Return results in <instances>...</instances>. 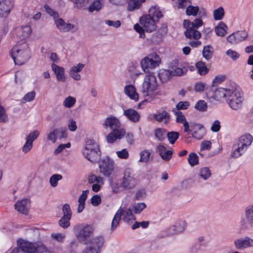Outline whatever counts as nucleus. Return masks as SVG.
<instances>
[{"instance_id":"nucleus-1","label":"nucleus","mask_w":253,"mask_h":253,"mask_svg":"<svg viewBox=\"0 0 253 253\" xmlns=\"http://www.w3.org/2000/svg\"><path fill=\"white\" fill-rule=\"evenodd\" d=\"M10 54L15 63L21 65L26 63L30 58L31 52L28 44L22 42L13 47Z\"/></svg>"},{"instance_id":"nucleus-2","label":"nucleus","mask_w":253,"mask_h":253,"mask_svg":"<svg viewBox=\"0 0 253 253\" xmlns=\"http://www.w3.org/2000/svg\"><path fill=\"white\" fill-rule=\"evenodd\" d=\"M100 154L98 144L93 139L88 140L83 151L84 156L92 163H95L100 159Z\"/></svg>"},{"instance_id":"nucleus-3","label":"nucleus","mask_w":253,"mask_h":253,"mask_svg":"<svg viewBox=\"0 0 253 253\" xmlns=\"http://www.w3.org/2000/svg\"><path fill=\"white\" fill-rule=\"evenodd\" d=\"M74 230L79 241L85 245L89 242L94 228L90 225L79 224L74 226Z\"/></svg>"},{"instance_id":"nucleus-4","label":"nucleus","mask_w":253,"mask_h":253,"mask_svg":"<svg viewBox=\"0 0 253 253\" xmlns=\"http://www.w3.org/2000/svg\"><path fill=\"white\" fill-rule=\"evenodd\" d=\"M161 58L155 52L145 56L140 61V66L143 71L151 74V71L159 66Z\"/></svg>"},{"instance_id":"nucleus-5","label":"nucleus","mask_w":253,"mask_h":253,"mask_svg":"<svg viewBox=\"0 0 253 253\" xmlns=\"http://www.w3.org/2000/svg\"><path fill=\"white\" fill-rule=\"evenodd\" d=\"M226 102L233 110H237L240 109L243 102L240 91L237 88L232 87L228 93Z\"/></svg>"},{"instance_id":"nucleus-6","label":"nucleus","mask_w":253,"mask_h":253,"mask_svg":"<svg viewBox=\"0 0 253 253\" xmlns=\"http://www.w3.org/2000/svg\"><path fill=\"white\" fill-rule=\"evenodd\" d=\"M158 84L154 75L149 74L145 76L142 85V93L145 96L153 93L157 89Z\"/></svg>"},{"instance_id":"nucleus-7","label":"nucleus","mask_w":253,"mask_h":253,"mask_svg":"<svg viewBox=\"0 0 253 253\" xmlns=\"http://www.w3.org/2000/svg\"><path fill=\"white\" fill-rule=\"evenodd\" d=\"M12 34L17 43L26 42V40L32 34V29L30 25L21 26L15 28Z\"/></svg>"},{"instance_id":"nucleus-8","label":"nucleus","mask_w":253,"mask_h":253,"mask_svg":"<svg viewBox=\"0 0 253 253\" xmlns=\"http://www.w3.org/2000/svg\"><path fill=\"white\" fill-rule=\"evenodd\" d=\"M136 185V179L130 169L125 170L120 186L125 190L133 188Z\"/></svg>"},{"instance_id":"nucleus-9","label":"nucleus","mask_w":253,"mask_h":253,"mask_svg":"<svg viewBox=\"0 0 253 253\" xmlns=\"http://www.w3.org/2000/svg\"><path fill=\"white\" fill-rule=\"evenodd\" d=\"M100 171L106 177H109L114 169V162L108 157L101 160L99 163Z\"/></svg>"},{"instance_id":"nucleus-10","label":"nucleus","mask_w":253,"mask_h":253,"mask_svg":"<svg viewBox=\"0 0 253 253\" xmlns=\"http://www.w3.org/2000/svg\"><path fill=\"white\" fill-rule=\"evenodd\" d=\"M91 246L86 248L83 253H99L101 248L104 243V238L102 236H98L91 240Z\"/></svg>"},{"instance_id":"nucleus-11","label":"nucleus","mask_w":253,"mask_h":253,"mask_svg":"<svg viewBox=\"0 0 253 253\" xmlns=\"http://www.w3.org/2000/svg\"><path fill=\"white\" fill-rule=\"evenodd\" d=\"M139 23L147 32L155 31L157 28L156 24L158 22L147 14L140 17Z\"/></svg>"},{"instance_id":"nucleus-12","label":"nucleus","mask_w":253,"mask_h":253,"mask_svg":"<svg viewBox=\"0 0 253 253\" xmlns=\"http://www.w3.org/2000/svg\"><path fill=\"white\" fill-rule=\"evenodd\" d=\"M189 130L185 131L188 134H191L192 137L197 139H201L205 134V129L203 126L200 124L192 123L190 124Z\"/></svg>"},{"instance_id":"nucleus-13","label":"nucleus","mask_w":253,"mask_h":253,"mask_svg":"<svg viewBox=\"0 0 253 253\" xmlns=\"http://www.w3.org/2000/svg\"><path fill=\"white\" fill-rule=\"evenodd\" d=\"M248 37V32L245 30L238 31L229 35L227 41L232 44H236L245 41Z\"/></svg>"},{"instance_id":"nucleus-14","label":"nucleus","mask_w":253,"mask_h":253,"mask_svg":"<svg viewBox=\"0 0 253 253\" xmlns=\"http://www.w3.org/2000/svg\"><path fill=\"white\" fill-rule=\"evenodd\" d=\"M17 246L24 253H38V248L32 243L19 239L17 241Z\"/></svg>"},{"instance_id":"nucleus-15","label":"nucleus","mask_w":253,"mask_h":253,"mask_svg":"<svg viewBox=\"0 0 253 253\" xmlns=\"http://www.w3.org/2000/svg\"><path fill=\"white\" fill-rule=\"evenodd\" d=\"M13 5V0H0V17H6Z\"/></svg>"},{"instance_id":"nucleus-16","label":"nucleus","mask_w":253,"mask_h":253,"mask_svg":"<svg viewBox=\"0 0 253 253\" xmlns=\"http://www.w3.org/2000/svg\"><path fill=\"white\" fill-rule=\"evenodd\" d=\"M170 118V115L166 110L157 112L153 115V119L155 121L159 123H163L165 125L169 123Z\"/></svg>"},{"instance_id":"nucleus-17","label":"nucleus","mask_w":253,"mask_h":253,"mask_svg":"<svg viewBox=\"0 0 253 253\" xmlns=\"http://www.w3.org/2000/svg\"><path fill=\"white\" fill-rule=\"evenodd\" d=\"M126 131L123 128L114 129L106 137L107 141L113 143L117 139H121L125 135Z\"/></svg>"},{"instance_id":"nucleus-18","label":"nucleus","mask_w":253,"mask_h":253,"mask_svg":"<svg viewBox=\"0 0 253 253\" xmlns=\"http://www.w3.org/2000/svg\"><path fill=\"white\" fill-rule=\"evenodd\" d=\"M103 126L104 128L109 127L113 130L118 129L121 126V123L116 117L111 116L106 119Z\"/></svg>"},{"instance_id":"nucleus-19","label":"nucleus","mask_w":253,"mask_h":253,"mask_svg":"<svg viewBox=\"0 0 253 253\" xmlns=\"http://www.w3.org/2000/svg\"><path fill=\"white\" fill-rule=\"evenodd\" d=\"M55 24L58 30L61 32H67L74 29V26L72 24L66 23L63 19H56L54 20Z\"/></svg>"},{"instance_id":"nucleus-20","label":"nucleus","mask_w":253,"mask_h":253,"mask_svg":"<svg viewBox=\"0 0 253 253\" xmlns=\"http://www.w3.org/2000/svg\"><path fill=\"white\" fill-rule=\"evenodd\" d=\"M247 149L241 146L236 142L232 146V152L230 156L233 158H238L243 155L247 151Z\"/></svg>"},{"instance_id":"nucleus-21","label":"nucleus","mask_w":253,"mask_h":253,"mask_svg":"<svg viewBox=\"0 0 253 253\" xmlns=\"http://www.w3.org/2000/svg\"><path fill=\"white\" fill-rule=\"evenodd\" d=\"M230 89L222 87L216 88L213 92L212 97L217 101L220 100L222 98H225L226 100Z\"/></svg>"},{"instance_id":"nucleus-22","label":"nucleus","mask_w":253,"mask_h":253,"mask_svg":"<svg viewBox=\"0 0 253 253\" xmlns=\"http://www.w3.org/2000/svg\"><path fill=\"white\" fill-rule=\"evenodd\" d=\"M124 115L133 123H136L139 121L140 115L135 110L129 108L124 111Z\"/></svg>"},{"instance_id":"nucleus-23","label":"nucleus","mask_w":253,"mask_h":253,"mask_svg":"<svg viewBox=\"0 0 253 253\" xmlns=\"http://www.w3.org/2000/svg\"><path fill=\"white\" fill-rule=\"evenodd\" d=\"M253 140V136L249 133H246L241 136L236 142L240 144L241 146L243 145V147L247 149L252 144Z\"/></svg>"},{"instance_id":"nucleus-24","label":"nucleus","mask_w":253,"mask_h":253,"mask_svg":"<svg viewBox=\"0 0 253 253\" xmlns=\"http://www.w3.org/2000/svg\"><path fill=\"white\" fill-rule=\"evenodd\" d=\"M28 200L27 199H23L18 201L15 204V209L19 212L24 214H27L29 209L27 206Z\"/></svg>"},{"instance_id":"nucleus-25","label":"nucleus","mask_w":253,"mask_h":253,"mask_svg":"<svg viewBox=\"0 0 253 253\" xmlns=\"http://www.w3.org/2000/svg\"><path fill=\"white\" fill-rule=\"evenodd\" d=\"M184 35L186 38L190 40H198L201 37V33L193 27L187 28L184 32Z\"/></svg>"},{"instance_id":"nucleus-26","label":"nucleus","mask_w":253,"mask_h":253,"mask_svg":"<svg viewBox=\"0 0 253 253\" xmlns=\"http://www.w3.org/2000/svg\"><path fill=\"white\" fill-rule=\"evenodd\" d=\"M51 68L56 75L57 80L58 81L65 82L64 69L63 67L58 66L54 63H52Z\"/></svg>"},{"instance_id":"nucleus-27","label":"nucleus","mask_w":253,"mask_h":253,"mask_svg":"<svg viewBox=\"0 0 253 253\" xmlns=\"http://www.w3.org/2000/svg\"><path fill=\"white\" fill-rule=\"evenodd\" d=\"M147 15L152 18L154 19V20H156V21L157 22H159L160 19L163 17L160 8L157 6H151L149 10Z\"/></svg>"},{"instance_id":"nucleus-28","label":"nucleus","mask_w":253,"mask_h":253,"mask_svg":"<svg viewBox=\"0 0 253 253\" xmlns=\"http://www.w3.org/2000/svg\"><path fill=\"white\" fill-rule=\"evenodd\" d=\"M125 93L131 99L135 101H138L139 94L136 92V89L133 85H127L125 87Z\"/></svg>"},{"instance_id":"nucleus-29","label":"nucleus","mask_w":253,"mask_h":253,"mask_svg":"<svg viewBox=\"0 0 253 253\" xmlns=\"http://www.w3.org/2000/svg\"><path fill=\"white\" fill-rule=\"evenodd\" d=\"M176 116V122L177 123L182 124L184 126V131H188L190 124L187 121L185 117L183 115L182 113L180 111H177L174 112Z\"/></svg>"},{"instance_id":"nucleus-30","label":"nucleus","mask_w":253,"mask_h":253,"mask_svg":"<svg viewBox=\"0 0 253 253\" xmlns=\"http://www.w3.org/2000/svg\"><path fill=\"white\" fill-rule=\"evenodd\" d=\"M235 245L237 248L241 249L253 246V240L246 237L245 239H237L235 241Z\"/></svg>"},{"instance_id":"nucleus-31","label":"nucleus","mask_w":253,"mask_h":253,"mask_svg":"<svg viewBox=\"0 0 253 253\" xmlns=\"http://www.w3.org/2000/svg\"><path fill=\"white\" fill-rule=\"evenodd\" d=\"M88 193V191L87 190L83 191L79 198V205L78 207V212L79 213L82 212L84 209L85 202L87 198Z\"/></svg>"},{"instance_id":"nucleus-32","label":"nucleus","mask_w":253,"mask_h":253,"mask_svg":"<svg viewBox=\"0 0 253 253\" xmlns=\"http://www.w3.org/2000/svg\"><path fill=\"white\" fill-rule=\"evenodd\" d=\"M187 224L185 221L180 220L176 222L170 228L173 231V234H178L183 232L186 227Z\"/></svg>"},{"instance_id":"nucleus-33","label":"nucleus","mask_w":253,"mask_h":253,"mask_svg":"<svg viewBox=\"0 0 253 253\" xmlns=\"http://www.w3.org/2000/svg\"><path fill=\"white\" fill-rule=\"evenodd\" d=\"M228 27L227 25L223 22H220L219 24L215 27V34L219 36L223 37L227 33Z\"/></svg>"},{"instance_id":"nucleus-34","label":"nucleus","mask_w":253,"mask_h":253,"mask_svg":"<svg viewBox=\"0 0 253 253\" xmlns=\"http://www.w3.org/2000/svg\"><path fill=\"white\" fill-rule=\"evenodd\" d=\"M123 213V210H119L115 213L111 223V230H114L119 225Z\"/></svg>"},{"instance_id":"nucleus-35","label":"nucleus","mask_w":253,"mask_h":253,"mask_svg":"<svg viewBox=\"0 0 253 253\" xmlns=\"http://www.w3.org/2000/svg\"><path fill=\"white\" fill-rule=\"evenodd\" d=\"M198 73L201 76L206 75L209 71V69L207 67L205 63L203 61H198L195 64Z\"/></svg>"},{"instance_id":"nucleus-36","label":"nucleus","mask_w":253,"mask_h":253,"mask_svg":"<svg viewBox=\"0 0 253 253\" xmlns=\"http://www.w3.org/2000/svg\"><path fill=\"white\" fill-rule=\"evenodd\" d=\"M145 0H129L128 1L127 9L129 11H132L134 9H139L142 3Z\"/></svg>"},{"instance_id":"nucleus-37","label":"nucleus","mask_w":253,"mask_h":253,"mask_svg":"<svg viewBox=\"0 0 253 253\" xmlns=\"http://www.w3.org/2000/svg\"><path fill=\"white\" fill-rule=\"evenodd\" d=\"M123 220L124 222L129 223L130 221L135 219V216L132 213L130 209H128L125 211L123 210Z\"/></svg>"},{"instance_id":"nucleus-38","label":"nucleus","mask_w":253,"mask_h":253,"mask_svg":"<svg viewBox=\"0 0 253 253\" xmlns=\"http://www.w3.org/2000/svg\"><path fill=\"white\" fill-rule=\"evenodd\" d=\"M167 130L164 128H157L154 130V135L156 139L160 141L165 139Z\"/></svg>"},{"instance_id":"nucleus-39","label":"nucleus","mask_w":253,"mask_h":253,"mask_svg":"<svg viewBox=\"0 0 253 253\" xmlns=\"http://www.w3.org/2000/svg\"><path fill=\"white\" fill-rule=\"evenodd\" d=\"M151 154V152L149 150L141 151L139 153L140 159L139 162L147 163L149 161Z\"/></svg>"},{"instance_id":"nucleus-40","label":"nucleus","mask_w":253,"mask_h":253,"mask_svg":"<svg viewBox=\"0 0 253 253\" xmlns=\"http://www.w3.org/2000/svg\"><path fill=\"white\" fill-rule=\"evenodd\" d=\"M187 160L191 167H194L199 164V157L196 153L194 152L189 154Z\"/></svg>"},{"instance_id":"nucleus-41","label":"nucleus","mask_w":253,"mask_h":253,"mask_svg":"<svg viewBox=\"0 0 253 253\" xmlns=\"http://www.w3.org/2000/svg\"><path fill=\"white\" fill-rule=\"evenodd\" d=\"M213 54V48L211 45H206L203 50V57L207 60L210 59Z\"/></svg>"},{"instance_id":"nucleus-42","label":"nucleus","mask_w":253,"mask_h":253,"mask_svg":"<svg viewBox=\"0 0 253 253\" xmlns=\"http://www.w3.org/2000/svg\"><path fill=\"white\" fill-rule=\"evenodd\" d=\"M167 136L169 142L171 144H173L179 138V133L176 131H170L167 133Z\"/></svg>"},{"instance_id":"nucleus-43","label":"nucleus","mask_w":253,"mask_h":253,"mask_svg":"<svg viewBox=\"0 0 253 253\" xmlns=\"http://www.w3.org/2000/svg\"><path fill=\"white\" fill-rule=\"evenodd\" d=\"M63 178L62 175L59 174H54L52 175L49 179V183L50 185L53 187H55L58 185V182L59 180H61Z\"/></svg>"},{"instance_id":"nucleus-44","label":"nucleus","mask_w":253,"mask_h":253,"mask_svg":"<svg viewBox=\"0 0 253 253\" xmlns=\"http://www.w3.org/2000/svg\"><path fill=\"white\" fill-rule=\"evenodd\" d=\"M224 15V10L222 7H219L213 11V18L215 20H221Z\"/></svg>"},{"instance_id":"nucleus-45","label":"nucleus","mask_w":253,"mask_h":253,"mask_svg":"<svg viewBox=\"0 0 253 253\" xmlns=\"http://www.w3.org/2000/svg\"><path fill=\"white\" fill-rule=\"evenodd\" d=\"M71 217L63 216L59 220V225L63 228H67L70 225Z\"/></svg>"},{"instance_id":"nucleus-46","label":"nucleus","mask_w":253,"mask_h":253,"mask_svg":"<svg viewBox=\"0 0 253 253\" xmlns=\"http://www.w3.org/2000/svg\"><path fill=\"white\" fill-rule=\"evenodd\" d=\"M101 8V4L99 0H94L89 5L88 10L92 12L95 10L98 11Z\"/></svg>"},{"instance_id":"nucleus-47","label":"nucleus","mask_w":253,"mask_h":253,"mask_svg":"<svg viewBox=\"0 0 253 253\" xmlns=\"http://www.w3.org/2000/svg\"><path fill=\"white\" fill-rule=\"evenodd\" d=\"M199 175L204 179L206 180L211 175L210 169L207 167L201 168L199 171Z\"/></svg>"},{"instance_id":"nucleus-48","label":"nucleus","mask_w":253,"mask_h":253,"mask_svg":"<svg viewBox=\"0 0 253 253\" xmlns=\"http://www.w3.org/2000/svg\"><path fill=\"white\" fill-rule=\"evenodd\" d=\"M199 10V8L198 6H194L189 4L187 7L186 13L187 15H193L195 16L197 15Z\"/></svg>"},{"instance_id":"nucleus-49","label":"nucleus","mask_w":253,"mask_h":253,"mask_svg":"<svg viewBox=\"0 0 253 253\" xmlns=\"http://www.w3.org/2000/svg\"><path fill=\"white\" fill-rule=\"evenodd\" d=\"M195 108L201 112L206 111L207 109V103L204 100H199L196 104Z\"/></svg>"},{"instance_id":"nucleus-50","label":"nucleus","mask_w":253,"mask_h":253,"mask_svg":"<svg viewBox=\"0 0 253 253\" xmlns=\"http://www.w3.org/2000/svg\"><path fill=\"white\" fill-rule=\"evenodd\" d=\"M88 182L89 183H94L95 182L101 183V184H103V178L99 176H96V175L93 174H91L88 177Z\"/></svg>"},{"instance_id":"nucleus-51","label":"nucleus","mask_w":253,"mask_h":253,"mask_svg":"<svg viewBox=\"0 0 253 253\" xmlns=\"http://www.w3.org/2000/svg\"><path fill=\"white\" fill-rule=\"evenodd\" d=\"M76 99L72 96H68L63 101V105L66 108L72 107L76 103Z\"/></svg>"},{"instance_id":"nucleus-52","label":"nucleus","mask_w":253,"mask_h":253,"mask_svg":"<svg viewBox=\"0 0 253 253\" xmlns=\"http://www.w3.org/2000/svg\"><path fill=\"white\" fill-rule=\"evenodd\" d=\"M8 120L5 109L2 105H0V123H5L8 121Z\"/></svg>"},{"instance_id":"nucleus-53","label":"nucleus","mask_w":253,"mask_h":253,"mask_svg":"<svg viewBox=\"0 0 253 253\" xmlns=\"http://www.w3.org/2000/svg\"><path fill=\"white\" fill-rule=\"evenodd\" d=\"M146 205L144 203L135 204L133 206V210L135 214L140 213L145 208Z\"/></svg>"},{"instance_id":"nucleus-54","label":"nucleus","mask_w":253,"mask_h":253,"mask_svg":"<svg viewBox=\"0 0 253 253\" xmlns=\"http://www.w3.org/2000/svg\"><path fill=\"white\" fill-rule=\"evenodd\" d=\"M36 96V92L34 91H32L26 93L23 97L22 100L23 102H30L33 101Z\"/></svg>"},{"instance_id":"nucleus-55","label":"nucleus","mask_w":253,"mask_h":253,"mask_svg":"<svg viewBox=\"0 0 253 253\" xmlns=\"http://www.w3.org/2000/svg\"><path fill=\"white\" fill-rule=\"evenodd\" d=\"M40 134L39 131L35 130L30 133L27 136L26 139L33 144V142L38 138Z\"/></svg>"},{"instance_id":"nucleus-56","label":"nucleus","mask_w":253,"mask_h":253,"mask_svg":"<svg viewBox=\"0 0 253 253\" xmlns=\"http://www.w3.org/2000/svg\"><path fill=\"white\" fill-rule=\"evenodd\" d=\"M246 216L249 221L251 223L253 222V206L247 208L246 210Z\"/></svg>"},{"instance_id":"nucleus-57","label":"nucleus","mask_w":253,"mask_h":253,"mask_svg":"<svg viewBox=\"0 0 253 253\" xmlns=\"http://www.w3.org/2000/svg\"><path fill=\"white\" fill-rule=\"evenodd\" d=\"M44 8L46 12L50 16H52L55 20L59 16V15L57 12L53 10L49 5L45 4Z\"/></svg>"},{"instance_id":"nucleus-58","label":"nucleus","mask_w":253,"mask_h":253,"mask_svg":"<svg viewBox=\"0 0 253 253\" xmlns=\"http://www.w3.org/2000/svg\"><path fill=\"white\" fill-rule=\"evenodd\" d=\"M62 211L63 215L68 217L72 216V211L70 208V206L68 204H64L62 207Z\"/></svg>"},{"instance_id":"nucleus-59","label":"nucleus","mask_w":253,"mask_h":253,"mask_svg":"<svg viewBox=\"0 0 253 253\" xmlns=\"http://www.w3.org/2000/svg\"><path fill=\"white\" fill-rule=\"evenodd\" d=\"M190 103L188 101H179L176 105V109L177 111L180 110H186L188 108Z\"/></svg>"},{"instance_id":"nucleus-60","label":"nucleus","mask_w":253,"mask_h":253,"mask_svg":"<svg viewBox=\"0 0 253 253\" xmlns=\"http://www.w3.org/2000/svg\"><path fill=\"white\" fill-rule=\"evenodd\" d=\"M205 87V84L202 82H199L195 84L194 85V90L197 92H202L204 91Z\"/></svg>"},{"instance_id":"nucleus-61","label":"nucleus","mask_w":253,"mask_h":253,"mask_svg":"<svg viewBox=\"0 0 253 253\" xmlns=\"http://www.w3.org/2000/svg\"><path fill=\"white\" fill-rule=\"evenodd\" d=\"M172 151L167 150L162 155H161L160 156L163 160L166 161H169L172 157Z\"/></svg>"},{"instance_id":"nucleus-62","label":"nucleus","mask_w":253,"mask_h":253,"mask_svg":"<svg viewBox=\"0 0 253 253\" xmlns=\"http://www.w3.org/2000/svg\"><path fill=\"white\" fill-rule=\"evenodd\" d=\"M117 156L121 159H126L129 157V154L126 149H123L121 151L117 152Z\"/></svg>"},{"instance_id":"nucleus-63","label":"nucleus","mask_w":253,"mask_h":253,"mask_svg":"<svg viewBox=\"0 0 253 253\" xmlns=\"http://www.w3.org/2000/svg\"><path fill=\"white\" fill-rule=\"evenodd\" d=\"M51 236L53 239L59 242H62L65 238V235L62 233H53Z\"/></svg>"},{"instance_id":"nucleus-64","label":"nucleus","mask_w":253,"mask_h":253,"mask_svg":"<svg viewBox=\"0 0 253 253\" xmlns=\"http://www.w3.org/2000/svg\"><path fill=\"white\" fill-rule=\"evenodd\" d=\"M78 243L76 241L73 240L71 241L68 247V249L70 253H76V249L78 247Z\"/></svg>"}]
</instances>
